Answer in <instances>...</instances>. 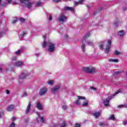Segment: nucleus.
Listing matches in <instances>:
<instances>
[{
  "label": "nucleus",
  "mask_w": 127,
  "mask_h": 127,
  "mask_svg": "<svg viewBox=\"0 0 127 127\" xmlns=\"http://www.w3.org/2000/svg\"><path fill=\"white\" fill-rule=\"evenodd\" d=\"M26 34V32H23L22 34H21V37H24V35Z\"/></svg>",
  "instance_id": "obj_38"
},
{
  "label": "nucleus",
  "mask_w": 127,
  "mask_h": 127,
  "mask_svg": "<svg viewBox=\"0 0 127 127\" xmlns=\"http://www.w3.org/2000/svg\"><path fill=\"white\" fill-rule=\"evenodd\" d=\"M0 119H1V115L0 114Z\"/></svg>",
  "instance_id": "obj_58"
},
{
  "label": "nucleus",
  "mask_w": 127,
  "mask_h": 127,
  "mask_svg": "<svg viewBox=\"0 0 127 127\" xmlns=\"http://www.w3.org/2000/svg\"><path fill=\"white\" fill-rule=\"evenodd\" d=\"M7 33V29H4L2 30L0 32V37H2V36H4Z\"/></svg>",
  "instance_id": "obj_11"
},
{
  "label": "nucleus",
  "mask_w": 127,
  "mask_h": 127,
  "mask_svg": "<svg viewBox=\"0 0 127 127\" xmlns=\"http://www.w3.org/2000/svg\"><path fill=\"white\" fill-rule=\"evenodd\" d=\"M67 108H68V106H67V105H63L62 106V109H63V110H66Z\"/></svg>",
  "instance_id": "obj_37"
},
{
  "label": "nucleus",
  "mask_w": 127,
  "mask_h": 127,
  "mask_svg": "<svg viewBox=\"0 0 127 127\" xmlns=\"http://www.w3.org/2000/svg\"><path fill=\"white\" fill-rule=\"evenodd\" d=\"M12 121L14 122V121H15V117H12Z\"/></svg>",
  "instance_id": "obj_51"
},
{
  "label": "nucleus",
  "mask_w": 127,
  "mask_h": 127,
  "mask_svg": "<svg viewBox=\"0 0 127 127\" xmlns=\"http://www.w3.org/2000/svg\"><path fill=\"white\" fill-rule=\"evenodd\" d=\"M87 7H90V6H87Z\"/></svg>",
  "instance_id": "obj_60"
},
{
  "label": "nucleus",
  "mask_w": 127,
  "mask_h": 127,
  "mask_svg": "<svg viewBox=\"0 0 127 127\" xmlns=\"http://www.w3.org/2000/svg\"><path fill=\"white\" fill-rule=\"evenodd\" d=\"M21 5L25 6L29 9L32 7V3L29 2V0H20Z\"/></svg>",
  "instance_id": "obj_4"
},
{
  "label": "nucleus",
  "mask_w": 127,
  "mask_h": 127,
  "mask_svg": "<svg viewBox=\"0 0 127 127\" xmlns=\"http://www.w3.org/2000/svg\"><path fill=\"white\" fill-rule=\"evenodd\" d=\"M52 127H58V125L57 124H54L53 126H51Z\"/></svg>",
  "instance_id": "obj_47"
},
{
  "label": "nucleus",
  "mask_w": 127,
  "mask_h": 127,
  "mask_svg": "<svg viewBox=\"0 0 127 127\" xmlns=\"http://www.w3.org/2000/svg\"><path fill=\"white\" fill-rule=\"evenodd\" d=\"M13 109H14V106L13 105H9V106H8V107L7 108V110L8 112H10L11 111L13 110Z\"/></svg>",
  "instance_id": "obj_19"
},
{
  "label": "nucleus",
  "mask_w": 127,
  "mask_h": 127,
  "mask_svg": "<svg viewBox=\"0 0 127 127\" xmlns=\"http://www.w3.org/2000/svg\"><path fill=\"white\" fill-rule=\"evenodd\" d=\"M125 33H126L125 32V31L120 30L118 32V35H119V36H120V37H123V36L125 35Z\"/></svg>",
  "instance_id": "obj_14"
},
{
  "label": "nucleus",
  "mask_w": 127,
  "mask_h": 127,
  "mask_svg": "<svg viewBox=\"0 0 127 127\" xmlns=\"http://www.w3.org/2000/svg\"><path fill=\"white\" fill-rule=\"evenodd\" d=\"M40 121L41 123H45V118H44V117H40Z\"/></svg>",
  "instance_id": "obj_30"
},
{
  "label": "nucleus",
  "mask_w": 127,
  "mask_h": 127,
  "mask_svg": "<svg viewBox=\"0 0 127 127\" xmlns=\"http://www.w3.org/2000/svg\"><path fill=\"white\" fill-rule=\"evenodd\" d=\"M127 120L123 121V125L124 126H126V125H127Z\"/></svg>",
  "instance_id": "obj_43"
},
{
  "label": "nucleus",
  "mask_w": 127,
  "mask_h": 127,
  "mask_svg": "<svg viewBox=\"0 0 127 127\" xmlns=\"http://www.w3.org/2000/svg\"><path fill=\"white\" fill-rule=\"evenodd\" d=\"M16 21H17V19H15L14 20H13L12 21V23L14 24L16 22Z\"/></svg>",
  "instance_id": "obj_46"
},
{
  "label": "nucleus",
  "mask_w": 127,
  "mask_h": 127,
  "mask_svg": "<svg viewBox=\"0 0 127 127\" xmlns=\"http://www.w3.org/2000/svg\"><path fill=\"white\" fill-rule=\"evenodd\" d=\"M108 61H109V62H113L114 63H118V62H119V60L110 59L108 60Z\"/></svg>",
  "instance_id": "obj_20"
},
{
  "label": "nucleus",
  "mask_w": 127,
  "mask_h": 127,
  "mask_svg": "<svg viewBox=\"0 0 127 127\" xmlns=\"http://www.w3.org/2000/svg\"><path fill=\"white\" fill-rule=\"evenodd\" d=\"M59 89H60V86L59 85H58L53 87L51 89V91L52 93H56V92H58V91L59 90Z\"/></svg>",
  "instance_id": "obj_10"
},
{
  "label": "nucleus",
  "mask_w": 127,
  "mask_h": 127,
  "mask_svg": "<svg viewBox=\"0 0 127 127\" xmlns=\"http://www.w3.org/2000/svg\"><path fill=\"white\" fill-rule=\"evenodd\" d=\"M83 70L84 72H86V73H89V74H95L96 72V69L92 66L83 67Z\"/></svg>",
  "instance_id": "obj_5"
},
{
  "label": "nucleus",
  "mask_w": 127,
  "mask_h": 127,
  "mask_svg": "<svg viewBox=\"0 0 127 127\" xmlns=\"http://www.w3.org/2000/svg\"><path fill=\"white\" fill-rule=\"evenodd\" d=\"M104 45H105V41L99 43V47L100 50H104Z\"/></svg>",
  "instance_id": "obj_13"
},
{
  "label": "nucleus",
  "mask_w": 127,
  "mask_h": 127,
  "mask_svg": "<svg viewBox=\"0 0 127 127\" xmlns=\"http://www.w3.org/2000/svg\"><path fill=\"white\" fill-rule=\"evenodd\" d=\"M49 20H52V16L51 15L49 16Z\"/></svg>",
  "instance_id": "obj_42"
},
{
  "label": "nucleus",
  "mask_w": 127,
  "mask_h": 127,
  "mask_svg": "<svg viewBox=\"0 0 127 127\" xmlns=\"http://www.w3.org/2000/svg\"><path fill=\"white\" fill-rule=\"evenodd\" d=\"M81 127V125H80V124H76L75 125V127Z\"/></svg>",
  "instance_id": "obj_48"
},
{
  "label": "nucleus",
  "mask_w": 127,
  "mask_h": 127,
  "mask_svg": "<svg viewBox=\"0 0 127 127\" xmlns=\"http://www.w3.org/2000/svg\"><path fill=\"white\" fill-rule=\"evenodd\" d=\"M119 24H120V22L118 21H116L114 22V25H115V26H119Z\"/></svg>",
  "instance_id": "obj_33"
},
{
  "label": "nucleus",
  "mask_w": 127,
  "mask_h": 127,
  "mask_svg": "<svg viewBox=\"0 0 127 127\" xmlns=\"http://www.w3.org/2000/svg\"><path fill=\"white\" fill-rule=\"evenodd\" d=\"M86 43L87 44V45H89V46H93V45H94V44L92 41L87 40L86 41Z\"/></svg>",
  "instance_id": "obj_22"
},
{
  "label": "nucleus",
  "mask_w": 127,
  "mask_h": 127,
  "mask_svg": "<svg viewBox=\"0 0 127 127\" xmlns=\"http://www.w3.org/2000/svg\"><path fill=\"white\" fill-rule=\"evenodd\" d=\"M36 108L38 109V110H42L43 109V107H42V105H41V103L39 102H36Z\"/></svg>",
  "instance_id": "obj_12"
},
{
  "label": "nucleus",
  "mask_w": 127,
  "mask_h": 127,
  "mask_svg": "<svg viewBox=\"0 0 127 127\" xmlns=\"http://www.w3.org/2000/svg\"><path fill=\"white\" fill-rule=\"evenodd\" d=\"M16 57L15 56H12L11 58V61H15V60H16Z\"/></svg>",
  "instance_id": "obj_34"
},
{
  "label": "nucleus",
  "mask_w": 127,
  "mask_h": 127,
  "mask_svg": "<svg viewBox=\"0 0 127 127\" xmlns=\"http://www.w3.org/2000/svg\"><path fill=\"white\" fill-rule=\"evenodd\" d=\"M108 45H106V48L105 49V52L106 53H109L111 52V46H112V41L111 40H108L107 41Z\"/></svg>",
  "instance_id": "obj_6"
},
{
  "label": "nucleus",
  "mask_w": 127,
  "mask_h": 127,
  "mask_svg": "<svg viewBox=\"0 0 127 127\" xmlns=\"http://www.w3.org/2000/svg\"><path fill=\"white\" fill-rule=\"evenodd\" d=\"M36 121L37 124H39V122L38 121V119H36Z\"/></svg>",
  "instance_id": "obj_56"
},
{
  "label": "nucleus",
  "mask_w": 127,
  "mask_h": 127,
  "mask_svg": "<svg viewBox=\"0 0 127 127\" xmlns=\"http://www.w3.org/2000/svg\"><path fill=\"white\" fill-rule=\"evenodd\" d=\"M15 67L21 68L22 67V64H15Z\"/></svg>",
  "instance_id": "obj_31"
},
{
  "label": "nucleus",
  "mask_w": 127,
  "mask_h": 127,
  "mask_svg": "<svg viewBox=\"0 0 127 127\" xmlns=\"http://www.w3.org/2000/svg\"><path fill=\"white\" fill-rule=\"evenodd\" d=\"M43 37L44 41L43 43L42 47L43 48H45L46 46H48V51L49 52H54V51H55V49H56L55 43L50 41L46 42V36L45 35L43 36Z\"/></svg>",
  "instance_id": "obj_1"
},
{
  "label": "nucleus",
  "mask_w": 127,
  "mask_h": 127,
  "mask_svg": "<svg viewBox=\"0 0 127 127\" xmlns=\"http://www.w3.org/2000/svg\"><path fill=\"white\" fill-rule=\"evenodd\" d=\"M19 20L20 21V22H24L25 21V19L23 18H20L19 19Z\"/></svg>",
  "instance_id": "obj_36"
},
{
  "label": "nucleus",
  "mask_w": 127,
  "mask_h": 127,
  "mask_svg": "<svg viewBox=\"0 0 127 127\" xmlns=\"http://www.w3.org/2000/svg\"><path fill=\"white\" fill-rule=\"evenodd\" d=\"M27 93L26 92H24L22 95L23 97H27Z\"/></svg>",
  "instance_id": "obj_41"
},
{
  "label": "nucleus",
  "mask_w": 127,
  "mask_h": 127,
  "mask_svg": "<svg viewBox=\"0 0 127 127\" xmlns=\"http://www.w3.org/2000/svg\"><path fill=\"white\" fill-rule=\"evenodd\" d=\"M99 126H100V127H106L108 126V123L105 122H100L99 123Z\"/></svg>",
  "instance_id": "obj_24"
},
{
  "label": "nucleus",
  "mask_w": 127,
  "mask_h": 127,
  "mask_svg": "<svg viewBox=\"0 0 127 127\" xmlns=\"http://www.w3.org/2000/svg\"><path fill=\"white\" fill-rule=\"evenodd\" d=\"M118 108H120L121 109H123V108H127V104L119 105Z\"/></svg>",
  "instance_id": "obj_26"
},
{
  "label": "nucleus",
  "mask_w": 127,
  "mask_h": 127,
  "mask_svg": "<svg viewBox=\"0 0 127 127\" xmlns=\"http://www.w3.org/2000/svg\"><path fill=\"white\" fill-rule=\"evenodd\" d=\"M67 37H68V35L66 34L64 35V38H67Z\"/></svg>",
  "instance_id": "obj_53"
},
{
  "label": "nucleus",
  "mask_w": 127,
  "mask_h": 127,
  "mask_svg": "<svg viewBox=\"0 0 127 127\" xmlns=\"http://www.w3.org/2000/svg\"><path fill=\"white\" fill-rule=\"evenodd\" d=\"M20 52H21V50H18L15 52V55H19V54H20Z\"/></svg>",
  "instance_id": "obj_28"
},
{
  "label": "nucleus",
  "mask_w": 127,
  "mask_h": 127,
  "mask_svg": "<svg viewBox=\"0 0 127 127\" xmlns=\"http://www.w3.org/2000/svg\"><path fill=\"white\" fill-rule=\"evenodd\" d=\"M7 4V3H4V4H2L1 5L2 6H6Z\"/></svg>",
  "instance_id": "obj_50"
},
{
  "label": "nucleus",
  "mask_w": 127,
  "mask_h": 127,
  "mask_svg": "<svg viewBox=\"0 0 127 127\" xmlns=\"http://www.w3.org/2000/svg\"><path fill=\"white\" fill-rule=\"evenodd\" d=\"M122 92V90L121 89H119L113 95V96L112 97H109L108 98L106 99L103 101V104L105 106V107H108L109 106V104L110 103V101L115 97L116 95H118V94H119V93H121Z\"/></svg>",
  "instance_id": "obj_3"
},
{
  "label": "nucleus",
  "mask_w": 127,
  "mask_h": 127,
  "mask_svg": "<svg viewBox=\"0 0 127 127\" xmlns=\"http://www.w3.org/2000/svg\"><path fill=\"white\" fill-rule=\"evenodd\" d=\"M1 2V0H0V4Z\"/></svg>",
  "instance_id": "obj_59"
},
{
  "label": "nucleus",
  "mask_w": 127,
  "mask_h": 127,
  "mask_svg": "<svg viewBox=\"0 0 127 127\" xmlns=\"http://www.w3.org/2000/svg\"><path fill=\"white\" fill-rule=\"evenodd\" d=\"M58 20L60 23H64L67 20V17L64 15H61L58 17Z\"/></svg>",
  "instance_id": "obj_7"
},
{
  "label": "nucleus",
  "mask_w": 127,
  "mask_h": 127,
  "mask_svg": "<svg viewBox=\"0 0 127 127\" xmlns=\"http://www.w3.org/2000/svg\"><path fill=\"white\" fill-rule=\"evenodd\" d=\"M37 116L38 118H40V113H37Z\"/></svg>",
  "instance_id": "obj_55"
},
{
  "label": "nucleus",
  "mask_w": 127,
  "mask_h": 127,
  "mask_svg": "<svg viewBox=\"0 0 127 127\" xmlns=\"http://www.w3.org/2000/svg\"><path fill=\"white\" fill-rule=\"evenodd\" d=\"M15 127V124L14 123H12L9 125V127Z\"/></svg>",
  "instance_id": "obj_39"
},
{
  "label": "nucleus",
  "mask_w": 127,
  "mask_h": 127,
  "mask_svg": "<svg viewBox=\"0 0 127 127\" xmlns=\"http://www.w3.org/2000/svg\"><path fill=\"white\" fill-rule=\"evenodd\" d=\"M30 108H31V103H29L27 106L26 114H28L30 111Z\"/></svg>",
  "instance_id": "obj_15"
},
{
  "label": "nucleus",
  "mask_w": 127,
  "mask_h": 127,
  "mask_svg": "<svg viewBox=\"0 0 127 127\" xmlns=\"http://www.w3.org/2000/svg\"><path fill=\"white\" fill-rule=\"evenodd\" d=\"M115 116H114V115H111L110 117H109V120H111L112 121H115Z\"/></svg>",
  "instance_id": "obj_29"
},
{
  "label": "nucleus",
  "mask_w": 127,
  "mask_h": 127,
  "mask_svg": "<svg viewBox=\"0 0 127 127\" xmlns=\"http://www.w3.org/2000/svg\"><path fill=\"white\" fill-rule=\"evenodd\" d=\"M61 127H66V124L65 120H61L60 121Z\"/></svg>",
  "instance_id": "obj_16"
},
{
  "label": "nucleus",
  "mask_w": 127,
  "mask_h": 127,
  "mask_svg": "<svg viewBox=\"0 0 127 127\" xmlns=\"http://www.w3.org/2000/svg\"><path fill=\"white\" fill-rule=\"evenodd\" d=\"M41 4H42V2L39 1L36 3V6H40V5H41Z\"/></svg>",
  "instance_id": "obj_35"
},
{
  "label": "nucleus",
  "mask_w": 127,
  "mask_h": 127,
  "mask_svg": "<svg viewBox=\"0 0 127 127\" xmlns=\"http://www.w3.org/2000/svg\"><path fill=\"white\" fill-rule=\"evenodd\" d=\"M54 2H59L61 0H53Z\"/></svg>",
  "instance_id": "obj_49"
},
{
  "label": "nucleus",
  "mask_w": 127,
  "mask_h": 127,
  "mask_svg": "<svg viewBox=\"0 0 127 127\" xmlns=\"http://www.w3.org/2000/svg\"><path fill=\"white\" fill-rule=\"evenodd\" d=\"M85 0H79L78 2H74V6H77L78 4H83Z\"/></svg>",
  "instance_id": "obj_17"
},
{
  "label": "nucleus",
  "mask_w": 127,
  "mask_h": 127,
  "mask_svg": "<svg viewBox=\"0 0 127 127\" xmlns=\"http://www.w3.org/2000/svg\"><path fill=\"white\" fill-rule=\"evenodd\" d=\"M47 93V88L44 87L42 88L39 91V94L40 96H44V95H46Z\"/></svg>",
  "instance_id": "obj_8"
},
{
  "label": "nucleus",
  "mask_w": 127,
  "mask_h": 127,
  "mask_svg": "<svg viewBox=\"0 0 127 127\" xmlns=\"http://www.w3.org/2000/svg\"><path fill=\"white\" fill-rule=\"evenodd\" d=\"M91 90H93V91H96L97 89H96V88L94 87H90Z\"/></svg>",
  "instance_id": "obj_40"
},
{
  "label": "nucleus",
  "mask_w": 127,
  "mask_h": 127,
  "mask_svg": "<svg viewBox=\"0 0 127 127\" xmlns=\"http://www.w3.org/2000/svg\"><path fill=\"white\" fill-rule=\"evenodd\" d=\"M90 35H91V34L90 33H87L84 36V38L82 40V42H85L86 41V40L88 37H90Z\"/></svg>",
  "instance_id": "obj_18"
},
{
  "label": "nucleus",
  "mask_w": 127,
  "mask_h": 127,
  "mask_svg": "<svg viewBox=\"0 0 127 127\" xmlns=\"http://www.w3.org/2000/svg\"><path fill=\"white\" fill-rule=\"evenodd\" d=\"M7 0L8 3H9L10 2H11V0Z\"/></svg>",
  "instance_id": "obj_54"
},
{
  "label": "nucleus",
  "mask_w": 127,
  "mask_h": 127,
  "mask_svg": "<svg viewBox=\"0 0 127 127\" xmlns=\"http://www.w3.org/2000/svg\"><path fill=\"white\" fill-rule=\"evenodd\" d=\"M47 84L48 85H53V84H54V81L52 80H49L47 81Z\"/></svg>",
  "instance_id": "obj_25"
},
{
  "label": "nucleus",
  "mask_w": 127,
  "mask_h": 127,
  "mask_svg": "<svg viewBox=\"0 0 127 127\" xmlns=\"http://www.w3.org/2000/svg\"><path fill=\"white\" fill-rule=\"evenodd\" d=\"M38 55H39V54H36V56H38Z\"/></svg>",
  "instance_id": "obj_57"
},
{
  "label": "nucleus",
  "mask_w": 127,
  "mask_h": 127,
  "mask_svg": "<svg viewBox=\"0 0 127 127\" xmlns=\"http://www.w3.org/2000/svg\"><path fill=\"white\" fill-rule=\"evenodd\" d=\"M77 99L78 100L74 102V104L75 105H80V104H81V101L80 100H85L83 101V103L82 104V107H87V106H88V104H89V100L86 99V97L84 96H77Z\"/></svg>",
  "instance_id": "obj_2"
},
{
  "label": "nucleus",
  "mask_w": 127,
  "mask_h": 127,
  "mask_svg": "<svg viewBox=\"0 0 127 127\" xmlns=\"http://www.w3.org/2000/svg\"><path fill=\"white\" fill-rule=\"evenodd\" d=\"M65 10H70V11H74V8L71 7L65 6L64 7Z\"/></svg>",
  "instance_id": "obj_21"
},
{
  "label": "nucleus",
  "mask_w": 127,
  "mask_h": 127,
  "mask_svg": "<svg viewBox=\"0 0 127 127\" xmlns=\"http://www.w3.org/2000/svg\"><path fill=\"white\" fill-rule=\"evenodd\" d=\"M17 64H23V62L21 61H18Z\"/></svg>",
  "instance_id": "obj_44"
},
{
  "label": "nucleus",
  "mask_w": 127,
  "mask_h": 127,
  "mask_svg": "<svg viewBox=\"0 0 127 127\" xmlns=\"http://www.w3.org/2000/svg\"><path fill=\"white\" fill-rule=\"evenodd\" d=\"M26 76H28V73H27V72H22V74L19 76V80H23V79H25Z\"/></svg>",
  "instance_id": "obj_9"
},
{
  "label": "nucleus",
  "mask_w": 127,
  "mask_h": 127,
  "mask_svg": "<svg viewBox=\"0 0 127 127\" xmlns=\"http://www.w3.org/2000/svg\"><path fill=\"white\" fill-rule=\"evenodd\" d=\"M115 54H116V55H121V54H122V53L118 51L117 50H115Z\"/></svg>",
  "instance_id": "obj_32"
},
{
  "label": "nucleus",
  "mask_w": 127,
  "mask_h": 127,
  "mask_svg": "<svg viewBox=\"0 0 127 127\" xmlns=\"http://www.w3.org/2000/svg\"><path fill=\"white\" fill-rule=\"evenodd\" d=\"M100 112H95L94 113V116L95 118H98L99 117V116H100Z\"/></svg>",
  "instance_id": "obj_27"
},
{
  "label": "nucleus",
  "mask_w": 127,
  "mask_h": 127,
  "mask_svg": "<svg viewBox=\"0 0 127 127\" xmlns=\"http://www.w3.org/2000/svg\"><path fill=\"white\" fill-rule=\"evenodd\" d=\"M0 72H2V67L0 66Z\"/></svg>",
  "instance_id": "obj_52"
},
{
  "label": "nucleus",
  "mask_w": 127,
  "mask_h": 127,
  "mask_svg": "<svg viewBox=\"0 0 127 127\" xmlns=\"http://www.w3.org/2000/svg\"><path fill=\"white\" fill-rule=\"evenodd\" d=\"M81 50L83 51V52H86V45H85L84 44L81 45Z\"/></svg>",
  "instance_id": "obj_23"
},
{
  "label": "nucleus",
  "mask_w": 127,
  "mask_h": 127,
  "mask_svg": "<svg viewBox=\"0 0 127 127\" xmlns=\"http://www.w3.org/2000/svg\"><path fill=\"white\" fill-rule=\"evenodd\" d=\"M10 93V91H9V90H6V93L7 94V95H9Z\"/></svg>",
  "instance_id": "obj_45"
},
{
  "label": "nucleus",
  "mask_w": 127,
  "mask_h": 127,
  "mask_svg": "<svg viewBox=\"0 0 127 127\" xmlns=\"http://www.w3.org/2000/svg\"><path fill=\"white\" fill-rule=\"evenodd\" d=\"M117 73H119V72H116V74H117Z\"/></svg>",
  "instance_id": "obj_61"
}]
</instances>
